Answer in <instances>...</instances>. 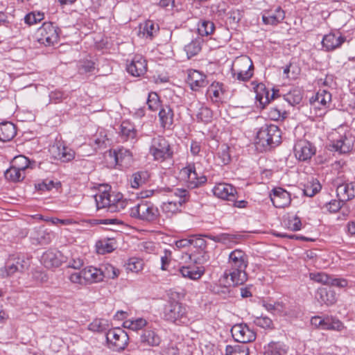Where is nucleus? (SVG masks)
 Wrapping results in <instances>:
<instances>
[{
  "label": "nucleus",
  "mask_w": 355,
  "mask_h": 355,
  "mask_svg": "<svg viewBox=\"0 0 355 355\" xmlns=\"http://www.w3.org/2000/svg\"><path fill=\"white\" fill-rule=\"evenodd\" d=\"M337 196L342 201H347L355 197V182H345L337 186Z\"/></svg>",
  "instance_id": "27"
},
{
  "label": "nucleus",
  "mask_w": 355,
  "mask_h": 355,
  "mask_svg": "<svg viewBox=\"0 0 355 355\" xmlns=\"http://www.w3.org/2000/svg\"><path fill=\"white\" fill-rule=\"evenodd\" d=\"M49 151L54 159L63 162H69L75 157V152L60 141H56L52 145Z\"/></svg>",
  "instance_id": "13"
},
{
  "label": "nucleus",
  "mask_w": 355,
  "mask_h": 355,
  "mask_svg": "<svg viewBox=\"0 0 355 355\" xmlns=\"http://www.w3.org/2000/svg\"><path fill=\"white\" fill-rule=\"evenodd\" d=\"M115 240L110 238L101 239L96 243V251L101 254L112 252L115 250Z\"/></svg>",
  "instance_id": "33"
},
{
  "label": "nucleus",
  "mask_w": 355,
  "mask_h": 355,
  "mask_svg": "<svg viewBox=\"0 0 355 355\" xmlns=\"http://www.w3.org/2000/svg\"><path fill=\"white\" fill-rule=\"evenodd\" d=\"M196 116L198 122L208 123H210L212 120L213 113L209 107L201 106L197 112Z\"/></svg>",
  "instance_id": "40"
},
{
  "label": "nucleus",
  "mask_w": 355,
  "mask_h": 355,
  "mask_svg": "<svg viewBox=\"0 0 355 355\" xmlns=\"http://www.w3.org/2000/svg\"><path fill=\"white\" fill-rule=\"evenodd\" d=\"M29 159L24 156V155H19L14 157L11 162V165L17 169L21 171L22 172H24L26 168L29 166Z\"/></svg>",
  "instance_id": "49"
},
{
  "label": "nucleus",
  "mask_w": 355,
  "mask_h": 355,
  "mask_svg": "<svg viewBox=\"0 0 355 355\" xmlns=\"http://www.w3.org/2000/svg\"><path fill=\"white\" fill-rule=\"evenodd\" d=\"M315 146L307 140H299L294 146V153L299 161L305 162L315 154Z\"/></svg>",
  "instance_id": "14"
},
{
  "label": "nucleus",
  "mask_w": 355,
  "mask_h": 355,
  "mask_svg": "<svg viewBox=\"0 0 355 355\" xmlns=\"http://www.w3.org/2000/svg\"><path fill=\"white\" fill-rule=\"evenodd\" d=\"M120 132L125 139H134L136 137L137 132L134 125L128 121H123L120 126Z\"/></svg>",
  "instance_id": "43"
},
{
  "label": "nucleus",
  "mask_w": 355,
  "mask_h": 355,
  "mask_svg": "<svg viewBox=\"0 0 355 355\" xmlns=\"http://www.w3.org/2000/svg\"><path fill=\"white\" fill-rule=\"evenodd\" d=\"M147 324V322L142 318H138L135 320H128L124 322L123 326L125 328L130 329L133 331H138L141 329Z\"/></svg>",
  "instance_id": "48"
},
{
  "label": "nucleus",
  "mask_w": 355,
  "mask_h": 355,
  "mask_svg": "<svg viewBox=\"0 0 355 355\" xmlns=\"http://www.w3.org/2000/svg\"><path fill=\"white\" fill-rule=\"evenodd\" d=\"M321 188L320 182L317 180H313L304 186L303 193L306 196L313 197L320 191Z\"/></svg>",
  "instance_id": "42"
},
{
  "label": "nucleus",
  "mask_w": 355,
  "mask_h": 355,
  "mask_svg": "<svg viewBox=\"0 0 355 355\" xmlns=\"http://www.w3.org/2000/svg\"><path fill=\"white\" fill-rule=\"evenodd\" d=\"M284 98L290 105H294L299 104L302 99L301 91L297 88H294L284 95Z\"/></svg>",
  "instance_id": "41"
},
{
  "label": "nucleus",
  "mask_w": 355,
  "mask_h": 355,
  "mask_svg": "<svg viewBox=\"0 0 355 355\" xmlns=\"http://www.w3.org/2000/svg\"><path fill=\"white\" fill-rule=\"evenodd\" d=\"M173 111L168 105H163L159 112V118L161 126L164 128H170L173 123Z\"/></svg>",
  "instance_id": "32"
},
{
  "label": "nucleus",
  "mask_w": 355,
  "mask_h": 355,
  "mask_svg": "<svg viewBox=\"0 0 355 355\" xmlns=\"http://www.w3.org/2000/svg\"><path fill=\"white\" fill-rule=\"evenodd\" d=\"M174 195L178 200L164 202L161 206L163 213L166 217L171 218L182 211L181 207L189 200V191L184 189H175Z\"/></svg>",
  "instance_id": "9"
},
{
  "label": "nucleus",
  "mask_w": 355,
  "mask_h": 355,
  "mask_svg": "<svg viewBox=\"0 0 355 355\" xmlns=\"http://www.w3.org/2000/svg\"><path fill=\"white\" fill-rule=\"evenodd\" d=\"M284 225L291 231H298L301 230L302 222L299 217L291 216L284 220Z\"/></svg>",
  "instance_id": "51"
},
{
  "label": "nucleus",
  "mask_w": 355,
  "mask_h": 355,
  "mask_svg": "<svg viewBox=\"0 0 355 355\" xmlns=\"http://www.w3.org/2000/svg\"><path fill=\"white\" fill-rule=\"evenodd\" d=\"M44 17V14L43 12H31L25 16L24 21L28 25H33L41 21Z\"/></svg>",
  "instance_id": "55"
},
{
  "label": "nucleus",
  "mask_w": 355,
  "mask_h": 355,
  "mask_svg": "<svg viewBox=\"0 0 355 355\" xmlns=\"http://www.w3.org/2000/svg\"><path fill=\"white\" fill-rule=\"evenodd\" d=\"M248 264V257L243 251L236 249L230 252L223 274L229 286H235L245 282L248 279L245 271Z\"/></svg>",
  "instance_id": "1"
},
{
  "label": "nucleus",
  "mask_w": 355,
  "mask_h": 355,
  "mask_svg": "<svg viewBox=\"0 0 355 355\" xmlns=\"http://www.w3.org/2000/svg\"><path fill=\"white\" fill-rule=\"evenodd\" d=\"M275 314H280L284 315H295L294 312H288L287 310V306L284 304L282 302H275Z\"/></svg>",
  "instance_id": "61"
},
{
  "label": "nucleus",
  "mask_w": 355,
  "mask_h": 355,
  "mask_svg": "<svg viewBox=\"0 0 355 355\" xmlns=\"http://www.w3.org/2000/svg\"><path fill=\"white\" fill-rule=\"evenodd\" d=\"M214 195L219 198L233 201L236 194V188L226 183L217 184L213 189Z\"/></svg>",
  "instance_id": "23"
},
{
  "label": "nucleus",
  "mask_w": 355,
  "mask_h": 355,
  "mask_svg": "<svg viewBox=\"0 0 355 355\" xmlns=\"http://www.w3.org/2000/svg\"><path fill=\"white\" fill-rule=\"evenodd\" d=\"M215 29L214 24L209 20H202L198 26V32L201 36L211 35Z\"/></svg>",
  "instance_id": "44"
},
{
  "label": "nucleus",
  "mask_w": 355,
  "mask_h": 355,
  "mask_svg": "<svg viewBox=\"0 0 355 355\" xmlns=\"http://www.w3.org/2000/svg\"><path fill=\"white\" fill-rule=\"evenodd\" d=\"M343 202V201L340 199H339V200H332L329 202L326 203L324 208H325L329 213H336L340 209Z\"/></svg>",
  "instance_id": "60"
},
{
  "label": "nucleus",
  "mask_w": 355,
  "mask_h": 355,
  "mask_svg": "<svg viewBox=\"0 0 355 355\" xmlns=\"http://www.w3.org/2000/svg\"><path fill=\"white\" fill-rule=\"evenodd\" d=\"M108 327L107 321L103 319H95L91 322L88 329L92 331L102 332L105 331Z\"/></svg>",
  "instance_id": "52"
},
{
  "label": "nucleus",
  "mask_w": 355,
  "mask_h": 355,
  "mask_svg": "<svg viewBox=\"0 0 355 355\" xmlns=\"http://www.w3.org/2000/svg\"><path fill=\"white\" fill-rule=\"evenodd\" d=\"M97 209L107 208L108 211L118 212L124 209L128 201L121 193H110L106 189L94 196Z\"/></svg>",
  "instance_id": "3"
},
{
  "label": "nucleus",
  "mask_w": 355,
  "mask_h": 355,
  "mask_svg": "<svg viewBox=\"0 0 355 355\" xmlns=\"http://www.w3.org/2000/svg\"><path fill=\"white\" fill-rule=\"evenodd\" d=\"M187 83L191 89L194 91L198 90L200 87H205L208 84L206 75L195 69L189 71Z\"/></svg>",
  "instance_id": "24"
},
{
  "label": "nucleus",
  "mask_w": 355,
  "mask_h": 355,
  "mask_svg": "<svg viewBox=\"0 0 355 355\" xmlns=\"http://www.w3.org/2000/svg\"><path fill=\"white\" fill-rule=\"evenodd\" d=\"M140 343L144 347H156L160 344L161 338L154 329H148L141 334Z\"/></svg>",
  "instance_id": "26"
},
{
  "label": "nucleus",
  "mask_w": 355,
  "mask_h": 355,
  "mask_svg": "<svg viewBox=\"0 0 355 355\" xmlns=\"http://www.w3.org/2000/svg\"><path fill=\"white\" fill-rule=\"evenodd\" d=\"M141 32L146 37L152 38L158 31L159 26L155 24L153 21H146L143 26L140 27Z\"/></svg>",
  "instance_id": "47"
},
{
  "label": "nucleus",
  "mask_w": 355,
  "mask_h": 355,
  "mask_svg": "<svg viewBox=\"0 0 355 355\" xmlns=\"http://www.w3.org/2000/svg\"><path fill=\"white\" fill-rule=\"evenodd\" d=\"M82 275L85 284L97 283L103 280L101 269L93 266H89L82 270Z\"/></svg>",
  "instance_id": "28"
},
{
  "label": "nucleus",
  "mask_w": 355,
  "mask_h": 355,
  "mask_svg": "<svg viewBox=\"0 0 355 355\" xmlns=\"http://www.w3.org/2000/svg\"><path fill=\"white\" fill-rule=\"evenodd\" d=\"M257 148L267 150L281 143V130L274 124H265L257 133L255 139Z\"/></svg>",
  "instance_id": "2"
},
{
  "label": "nucleus",
  "mask_w": 355,
  "mask_h": 355,
  "mask_svg": "<svg viewBox=\"0 0 355 355\" xmlns=\"http://www.w3.org/2000/svg\"><path fill=\"white\" fill-rule=\"evenodd\" d=\"M179 270L183 277L192 280L199 279L205 272L202 267L194 265L182 266Z\"/></svg>",
  "instance_id": "30"
},
{
  "label": "nucleus",
  "mask_w": 355,
  "mask_h": 355,
  "mask_svg": "<svg viewBox=\"0 0 355 355\" xmlns=\"http://www.w3.org/2000/svg\"><path fill=\"white\" fill-rule=\"evenodd\" d=\"M329 286L343 288L348 286V281L344 278H336L331 276Z\"/></svg>",
  "instance_id": "62"
},
{
  "label": "nucleus",
  "mask_w": 355,
  "mask_h": 355,
  "mask_svg": "<svg viewBox=\"0 0 355 355\" xmlns=\"http://www.w3.org/2000/svg\"><path fill=\"white\" fill-rule=\"evenodd\" d=\"M171 260V252L170 250H165L164 251V255L161 257V262L162 266L161 269L162 270H166L167 267Z\"/></svg>",
  "instance_id": "64"
},
{
  "label": "nucleus",
  "mask_w": 355,
  "mask_h": 355,
  "mask_svg": "<svg viewBox=\"0 0 355 355\" xmlns=\"http://www.w3.org/2000/svg\"><path fill=\"white\" fill-rule=\"evenodd\" d=\"M64 261L62 253L57 250H49L41 257V262L47 268H58Z\"/></svg>",
  "instance_id": "19"
},
{
  "label": "nucleus",
  "mask_w": 355,
  "mask_h": 355,
  "mask_svg": "<svg viewBox=\"0 0 355 355\" xmlns=\"http://www.w3.org/2000/svg\"><path fill=\"white\" fill-rule=\"evenodd\" d=\"M253 63L246 55L236 58L233 62L231 73L235 79L239 81H248L253 76Z\"/></svg>",
  "instance_id": "6"
},
{
  "label": "nucleus",
  "mask_w": 355,
  "mask_h": 355,
  "mask_svg": "<svg viewBox=\"0 0 355 355\" xmlns=\"http://www.w3.org/2000/svg\"><path fill=\"white\" fill-rule=\"evenodd\" d=\"M144 261L142 259L132 257L128 259L126 263V269L133 272H138L143 269Z\"/></svg>",
  "instance_id": "50"
},
{
  "label": "nucleus",
  "mask_w": 355,
  "mask_h": 355,
  "mask_svg": "<svg viewBox=\"0 0 355 355\" xmlns=\"http://www.w3.org/2000/svg\"><path fill=\"white\" fill-rule=\"evenodd\" d=\"M343 328V323L332 317H325L323 322L322 329L324 330H337L340 331Z\"/></svg>",
  "instance_id": "46"
},
{
  "label": "nucleus",
  "mask_w": 355,
  "mask_h": 355,
  "mask_svg": "<svg viewBox=\"0 0 355 355\" xmlns=\"http://www.w3.org/2000/svg\"><path fill=\"white\" fill-rule=\"evenodd\" d=\"M309 101L312 108L324 111L331 101V94L324 89H320L310 98Z\"/></svg>",
  "instance_id": "16"
},
{
  "label": "nucleus",
  "mask_w": 355,
  "mask_h": 355,
  "mask_svg": "<svg viewBox=\"0 0 355 355\" xmlns=\"http://www.w3.org/2000/svg\"><path fill=\"white\" fill-rule=\"evenodd\" d=\"M100 269H101V272L102 275H103V279H114L117 277L119 274V270L110 264L105 265Z\"/></svg>",
  "instance_id": "54"
},
{
  "label": "nucleus",
  "mask_w": 355,
  "mask_h": 355,
  "mask_svg": "<svg viewBox=\"0 0 355 355\" xmlns=\"http://www.w3.org/2000/svg\"><path fill=\"white\" fill-rule=\"evenodd\" d=\"M253 322L257 326L263 329H271L273 325L272 320L267 316L255 317Z\"/></svg>",
  "instance_id": "57"
},
{
  "label": "nucleus",
  "mask_w": 355,
  "mask_h": 355,
  "mask_svg": "<svg viewBox=\"0 0 355 355\" xmlns=\"http://www.w3.org/2000/svg\"><path fill=\"white\" fill-rule=\"evenodd\" d=\"M229 147L226 144L221 145L218 149L214 159L217 164L226 165L230 162L231 156L229 151Z\"/></svg>",
  "instance_id": "36"
},
{
  "label": "nucleus",
  "mask_w": 355,
  "mask_h": 355,
  "mask_svg": "<svg viewBox=\"0 0 355 355\" xmlns=\"http://www.w3.org/2000/svg\"><path fill=\"white\" fill-rule=\"evenodd\" d=\"M284 18L285 12L280 6H277L274 9L264 10L262 15V21L266 25L277 26Z\"/></svg>",
  "instance_id": "20"
},
{
  "label": "nucleus",
  "mask_w": 355,
  "mask_h": 355,
  "mask_svg": "<svg viewBox=\"0 0 355 355\" xmlns=\"http://www.w3.org/2000/svg\"><path fill=\"white\" fill-rule=\"evenodd\" d=\"M187 306L178 301L169 300L164 309V319L175 324H187Z\"/></svg>",
  "instance_id": "4"
},
{
  "label": "nucleus",
  "mask_w": 355,
  "mask_h": 355,
  "mask_svg": "<svg viewBox=\"0 0 355 355\" xmlns=\"http://www.w3.org/2000/svg\"><path fill=\"white\" fill-rule=\"evenodd\" d=\"M127 71L133 76L139 77L147 71L146 60L140 55H136L127 66Z\"/></svg>",
  "instance_id": "22"
},
{
  "label": "nucleus",
  "mask_w": 355,
  "mask_h": 355,
  "mask_svg": "<svg viewBox=\"0 0 355 355\" xmlns=\"http://www.w3.org/2000/svg\"><path fill=\"white\" fill-rule=\"evenodd\" d=\"M309 277L311 280L315 282L329 286L331 275L324 272H311Z\"/></svg>",
  "instance_id": "56"
},
{
  "label": "nucleus",
  "mask_w": 355,
  "mask_h": 355,
  "mask_svg": "<svg viewBox=\"0 0 355 355\" xmlns=\"http://www.w3.org/2000/svg\"><path fill=\"white\" fill-rule=\"evenodd\" d=\"M29 259L24 256H10L4 266L0 268V277L7 278L15 274L22 273L28 269Z\"/></svg>",
  "instance_id": "8"
},
{
  "label": "nucleus",
  "mask_w": 355,
  "mask_h": 355,
  "mask_svg": "<svg viewBox=\"0 0 355 355\" xmlns=\"http://www.w3.org/2000/svg\"><path fill=\"white\" fill-rule=\"evenodd\" d=\"M226 355H248V348L245 344L235 345H227L225 348Z\"/></svg>",
  "instance_id": "45"
},
{
  "label": "nucleus",
  "mask_w": 355,
  "mask_h": 355,
  "mask_svg": "<svg viewBox=\"0 0 355 355\" xmlns=\"http://www.w3.org/2000/svg\"><path fill=\"white\" fill-rule=\"evenodd\" d=\"M234 340L240 343L245 344L252 342L256 338L255 332L245 324H236L231 329Z\"/></svg>",
  "instance_id": "12"
},
{
  "label": "nucleus",
  "mask_w": 355,
  "mask_h": 355,
  "mask_svg": "<svg viewBox=\"0 0 355 355\" xmlns=\"http://www.w3.org/2000/svg\"><path fill=\"white\" fill-rule=\"evenodd\" d=\"M60 30L52 22H44L36 33L37 41L45 46H51L57 44L60 38Z\"/></svg>",
  "instance_id": "7"
},
{
  "label": "nucleus",
  "mask_w": 355,
  "mask_h": 355,
  "mask_svg": "<svg viewBox=\"0 0 355 355\" xmlns=\"http://www.w3.org/2000/svg\"><path fill=\"white\" fill-rule=\"evenodd\" d=\"M320 300L321 302L327 305L334 304L336 300V295L334 291L322 288L319 290Z\"/></svg>",
  "instance_id": "38"
},
{
  "label": "nucleus",
  "mask_w": 355,
  "mask_h": 355,
  "mask_svg": "<svg viewBox=\"0 0 355 355\" xmlns=\"http://www.w3.org/2000/svg\"><path fill=\"white\" fill-rule=\"evenodd\" d=\"M256 100L259 102L260 105L264 107L270 101V99H274L275 96V91L272 92L271 95L270 92L266 88L263 84H259L257 86L256 90Z\"/></svg>",
  "instance_id": "31"
},
{
  "label": "nucleus",
  "mask_w": 355,
  "mask_h": 355,
  "mask_svg": "<svg viewBox=\"0 0 355 355\" xmlns=\"http://www.w3.org/2000/svg\"><path fill=\"white\" fill-rule=\"evenodd\" d=\"M181 173L187 177L189 187L196 188L207 181L205 175L198 176L193 164H189L181 170Z\"/></svg>",
  "instance_id": "17"
},
{
  "label": "nucleus",
  "mask_w": 355,
  "mask_h": 355,
  "mask_svg": "<svg viewBox=\"0 0 355 355\" xmlns=\"http://www.w3.org/2000/svg\"><path fill=\"white\" fill-rule=\"evenodd\" d=\"M353 148V139L346 135H340L339 138L334 139L329 144V149L340 154L347 153Z\"/></svg>",
  "instance_id": "21"
},
{
  "label": "nucleus",
  "mask_w": 355,
  "mask_h": 355,
  "mask_svg": "<svg viewBox=\"0 0 355 355\" xmlns=\"http://www.w3.org/2000/svg\"><path fill=\"white\" fill-rule=\"evenodd\" d=\"M270 198L273 205L277 208L288 207L291 202V194L281 187L273 189L270 194Z\"/></svg>",
  "instance_id": "18"
},
{
  "label": "nucleus",
  "mask_w": 355,
  "mask_h": 355,
  "mask_svg": "<svg viewBox=\"0 0 355 355\" xmlns=\"http://www.w3.org/2000/svg\"><path fill=\"white\" fill-rule=\"evenodd\" d=\"M223 85L220 83H213L207 89V94L214 102H218L221 100L224 94Z\"/></svg>",
  "instance_id": "35"
},
{
  "label": "nucleus",
  "mask_w": 355,
  "mask_h": 355,
  "mask_svg": "<svg viewBox=\"0 0 355 355\" xmlns=\"http://www.w3.org/2000/svg\"><path fill=\"white\" fill-rule=\"evenodd\" d=\"M146 103L148 109L151 111L157 110L161 107L159 96L155 92H150L148 94Z\"/></svg>",
  "instance_id": "53"
},
{
  "label": "nucleus",
  "mask_w": 355,
  "mask_h": 355,
  "mask_svg": "<svg viewBox=\"0 0 355 355\" xmlns=\"http://www.w3.org/2000/svg\"><path fill=\"white\" fill-rule=\"evenodd\" d=\"M201 43L202 40L200 38H196L184 46V51L188 58L196 55L201 51Z\"/></svg>",
  "instance_id": "37"
},
{
  "label": "nucleus",
  "mask_w": 355,
  "mask_h": 355,
  "mask_svg": "<svg viewBox=\"0 0 355 355\" xmlns=\"http://www.w3.org/2000/svg\"><path fill=\"white\" fill-rule=\"evenodd\" d=\"M131 217L143 220L153 221L159 216V210L152 202L142 201L130 210Z\"/></svg>",
  "instance_id": "10"
},
{
  "label": "nucleus",
  "mask_w": 355,
  "mask_h": 355,
  "mask_svg": "<svg viewBox=\"0 0 355 355\" xmlns=\"http://www.w3.org/2000/svg\"><path fill=\"white\" fill-rule=\"evenodd\" d=\"M107 341L113 346L116 351L123 350L128 345V336L120 328L110 329L106 334Z\"/></svg>",
  "instance_id": "11"
},
{
  "label": "nucleus",
  "mask_w": 355,
  "mask_h": 355,
  "mask_svg": "<svg viewBox=\"0 0 355 355\" xmlns=\"http://www.w3.org/2000/svg\"><path fill=\"white\" fill-rule=\"evenodd\" d=\"M150 178V174L147 171H140L132 174L130 179V185L133 189H138L146 184Z\"/></svg>",
  "instance_id": "34"
},
{
  "label": "nucleus",
  "mask_w": 355,
  "mask_h": 355,
  "mask_svg": "<svg viewBox=\"0 0 355 355\" xmlns=\"http://www.w3.org/2000/svg\"><path fill=\"white\" fill-rule=\"evenodd\" d=\"M149 153L154 160L160 162L171 159L173 156L171 144L164 137L159 135L152 139Z\"/></svg>",
  "instance_id": "5"
},
{
  "label": "nucleus",
  "mask_w": 355,
  "mask_h": 355,
  "mask_svg": "<svg viewBox=\"0 0 355 355\" xmlns=\"http://www.w3.org/2000/svg\"><path fill=\"white\" fill-rule=\"evenodd\" d=\"M4 175L6 180L16 182L24 180L25 173L17 169V168L11 165L10 167L5 171Z\"/></svg>",
  "instance_id": "39"
},
{
  "label": "nucleus",
  "mask_w": 355,
  "mask_h": 355,
  "mask_svg": "<svg viewBox=\"0 0 355 355\" xmlns=\"http://www.w3.org/2000/svg\"><path fill=\"white\" fill-rule=\"evenodd\" d=\"M345 40V37L339 33H330L323 37L322 44L327 51H331L339 48Z\"/></svg>",
  "instance_id": "25"
},
{
  "label": "nucleus",
  "mask_w": 355,
  "mask_h": 355,
  "mask_svg": "<svg viewBox=\"0 0 355 355\" xmlns=\"http://www.w3.org/2000/svg\"><path fill=\"white\" fill-rule=\"evenodd\" d=\"M17 134L14 123L5 121L0 123V141L7 142L11 141Z\"/></svg>",
  "instance_id": "29"
},
{
  "label": "nucleus",
  "mask_w": 355,
  "mask_h": 355,
  "mask_svg": "<svg viewBox=\"0 0 355 355\" xmlns=\"http://www.w3.org/2000/svg\"><path fill=\"white\" fill-rule=\"evenodd\" d=\"M69 279L73 284L86 285L83 279V275H82V270L71 274Z\"/></svg>",
  "instance_id": "63"
},
{
  "label": "nucleus",
  "mask_w": 355,
  "mask_h": 355,
  "mask_svg": "<svg viewBox=\"0 0 355 355\" xmlns=\"http://www.w3.org/2000/svg\"><path fill=\"white\" fill-rule=\"evenodd\" d=\"M109 156L113 159L116 165L122 168H128L132 163L133 158L130 151L123 147L110 150Z\"/></svg>",
  "instance_id": "15"
},
{
  "label": "nucleus",
  "mask_w": 355,
  "mask_h": 355,
  "mask_svg": "<svg viewBox=\"0 0 355 355\" xmlns=\"http://www.w3.org/2000/svg\"><path fill=\"white\" fill-rule=\"evenodd\" d=\"M191 243L194 248L201 250H204L207 247V242L201 236L191 235Z\"/></svg>",
  "instance_id": "59"
},
{
  "label": "nucleus",
  "mask_w": 355,
  "mask_h": 355,
  "mask_svg": "<svg viewBox=\"0 0 355 355\" xmlns=\"http://www.w3.org/2000/svg\"><path fill=\"white\" fill-rule=\"evenodd\" d=\"M284 110L282 108H278L276 106H272L270 107L268 112V117L273 121H278L283 117Z\"/></svg>",
  "instance_id": "58"
}]
</instances>
